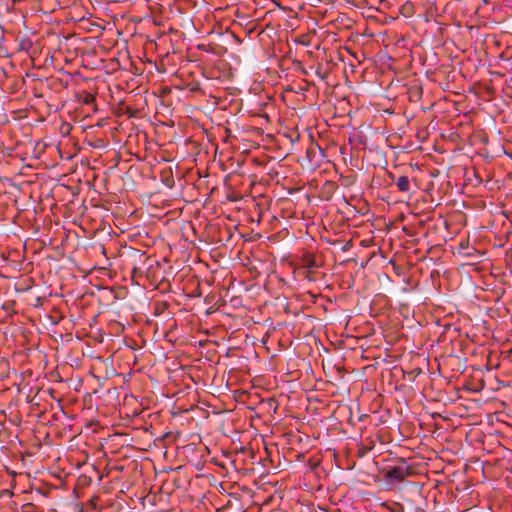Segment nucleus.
I'll list each match as a JSON object with an SVG mask.
<instances>
[{
  "mask_svg": "<svg viewBox=\"0 0 512 512\" xmlns=\"http://www.w3.org/2000/svg\"><path fill=\"white\" fill-rule=\"evenodd\" d=\"M312 274H313L312 270H308V272H307V276H306V277H307L309 280H312V279H313V275H312Z\"/></svg>",
  "mask_w": 512,
  "mask_h": 512,
  "instance_id": "12",
  "label": "nucleus"
},
{
  "mask_svg": "<svg viewBox=\"0 0 512 512\" xmlns=\"http://www.w3.org/2000/svg\"><path fill=\"white\" fill-rule=\"evenodd\" d=\"M143 411H138L137 409L133 410V414L130 415V430H134L136 432L141 431L144 435L148 436V427L142 425L143 416L139 417Z\"/></svg>",
  "mask_w": 512,
  "mask_h": 512,
  "instance_id": "4",
  "label": "nucleus"
},
{
  "mask_svg": "<svg viewBox=\"0 0 512 512\" xmlns=\"http://www.w3.org/2000/svg\"><path fill=\"white\" fill-rule=\"evenodd\" d=\"M147 259L148 258L144 252H141L137 248L130 247V265H132V275L130 277V284L137 286V292L139 295L143 294L140 279H145V264Z\"/></svg>",
  "mask_w": 512,
  "mask_h": 512,
  "instance_id": "1",
  "label": "nucleus"
},
{
  "mask_svg": "<svg viewBox=\"0 0 512 512\" xmlns=\"http://www.w3.org/2000/svg\"><path fill=\"white\" fill-rule=\"evenodd\" d=\"M119 108H118V115H124L128 112V106L125 104V101L123 99H119Z\"/></svg>",
  "mask_w": 512,
  "mask_h": 512,
  "instance_id": "9",
  "label": "nucleus"
},
{
  "mask_svg": "<svg viewBox=\"0 0 512 512\" xmlns=\"http://www.w3.org/2000/svg\"><path fill=\"white\" fill-rule=\"evenodd\" d=\"M133 82H134V79L130 78V87L132 86ZM136 82H137V87L135 89L130 88V94L133 93L135 90H137V92L134 95L135 99L132 100L130 98V103L135 102L134 107H132L130 105V118L133 117L134 112L141 111L147 105V100L143 95L147 92V88L145 86L142 87L141 81L137 80Z\"/></svg>",
  "mask_w": 512,
  "mask_h": 512,
  "instance_id": "3",
  "label": "nucleus"
},
{
  "mask_svg": "<svg viewBox=\"0 0 512 512\" xmlns=\"http://www.w3.org/2000/svg\"><path fill=\"white\" fill-rule=\"evenodd\" d=\"M143 71H144V63L140 59H138L137 62H134L130 59V70H129L130 74H133L136 76H141Z\"/></svg>",
  "mask_w": 512,
  "mask_h": 512,
  "instance_id": "5",
  "label": "nucleus"
},
{
  "mask_svg": "<svg viewBox=\"0 0 512 512\" xmlns=\"http://www.w3.org/2000/svg\"><path fill=\"white\" fill-rule=\"evenodd\" d=\"M132 501H134V500H133V498H132V497H130V503H131Z\"/></svg>",
  "mask_w": 512,
  "mask_h": 512,
  "instance_id": "16",
  "label": "nucleus"
},
{
  "mask_svg": "<svg viewBox=\"0 0 512 512\" xmlns=\"http://www.w3.org/2000/svg\"><path fill=\"white\" fill-rule=\"evenodd\" d=\"M120 494H121V496H119L118 500H116V502L113 504L116 507L118 512H121V511L124 510V505L123 504L125 503V499H124L125 493H124V491L121 490Z\"/></svg>",
  "mask_w": 512,
  "mask_h": 512,
  "instance_id": "8",
  "label": "nucleus"
},
{
  "mask_svg": "<svg viewBox=\"0 0 512 512\" xmlns=\"http://www.w3.org/2000/svg\"><path fill=\"white\" fill-rule=\"evenodd\" d=\"M138 500H139V502L144 506V502H143V501H144V498H143V497H139V498H138Z\"/></svg>",
  "mask_w": 512,
  "mask_h": 512,
  "instance_id": "15",
  "label": "nucleus"
},
{
  "mask_svg": "<svg viewBox=\"0 0 512 512\" xmlns=\"http://www.w3.org/2000/svg\"><path fill=\"white\" fill-rule=\"evenodd\" d=\"M396 185L402 192H408L410 188V182L407 176H401L397 179Z\"/></svg>",
  "mask_w": 512,
  "mask_h": 512,
  "instance_id": "7",
  "label": "nucleus"
},
{
  "mask_svg": "<svg viewBox=\"0 0 512 512\" xmlns=\"http://www.w3.org/2000/svg\"><path fill=\"white\" fill-rule=\"evenodd\" d=\"M410 474V466L405 460H401L400 464L389 467L384 471V479L390 484L401 483Z\"/></svg>",
  "mask_w": 512,
  "mask_h": 512,
  "instance_id": "2",
  "label": "nucleus"
},
{
  "mask_svg": "<svg viewBox=\"0 0 512 512\" xmlns=\"http://www.w3.org/2000/svg\"><path fill=\"white\" fill-rule=\"evenodd\" d=\"M129 170H130V171L135 170V171L139 172V168H138V167H135L134 165L130 166V167H129Z\"/></svg>",
  "mask_w": 512,
  "mask_h": 512,
  "instance_id": "14",
  "label": "nucleus"
},
{
  "mask_svg": "<svg viewBox=\"0 0 512 512\" xmlns=\"http://www.w3.org/2000/svg\"><path fill=\"white\" fill-rule=\"evenodd\" d=\"M92 100H93V96L92 95H88L87 99L85 100V103H89Z\"/></svg>",
  "mask_w": 512,
  "mask_h": 512,
  "instance_id": "13",
  "label": "nucleus"
},
{
  "mask_svg": "<svg viewBox=\"0 0 512 512\" xmlns=\"http://www.w3.org/2000/svg\"><path fill=\"white\" fill-rule=\"evenodd\" d=\"M132 466L133 470L136 472L138 469V463L136 461H133L130 463V467Z\"/></svg>",
  "mask_w": 512,
  "mask_h": 512,
  "instance_id": "11",
  "label": "nucleus"
},
{
  "mask_svg": "<svg viewBox=\"0 0 512 512\" xmlns=\"http://www.w3.org/2000/svg\"><path fill=\"white\" fill-rule=\"evenodd\" d=\"M135 232H132V228L130 227V241H133L135 237H138L141 235V231L135 227Z\"/></svg>",
  "mask_w": 512,
  "mask_h": 512,
  "instance_id": "10",
  "label": "nucleus"
},
{
  "mask_svg": "<svg viewBox=\"0 0 512 512\" xmlns=\"http://www.w3.org/2000/svg\"><path fill=\"white\" fill-rule=\"evenodd\" d=\"M301 261L303 267L308 270L317 269L319 267V264L316 262L315 258L309 254L304 255Z\"/></svg>",
  "mask_w": 512,
  "mask_h": 512,
  "instance_id": "6",
  "label": "nucleus"
}]
</instances>
